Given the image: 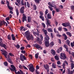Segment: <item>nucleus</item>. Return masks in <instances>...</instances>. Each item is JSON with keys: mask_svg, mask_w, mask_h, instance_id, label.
Listing matches in <instances>:
<instances>
[{"mask_svg": "<svg viewBox=\"0 0 74 74\" xmlns=\"http://www.w3.org/2000/svg\"><path fill=\"white\" fill-rule=\"evenodd\" d=\"M48 4L50 6H48L49 8L50 9L51 11H52L53 9V8L52 7H54V8L56 9V11L57 12H60V10L59 9L56 8V6L55 5V4H53V5H52V3H51V2H49L48 3Z\"/></svg>", "mask_w": 74, "mask_h": 74, "instance_id": "f257e3e1", "label": "nucleus"}, {"mask_svg": "<svg viewBox=\"0 0 74 74\" xmlns=\"http://www.w3.org/2000/svg\"><path fill=\"white\" fill-rule=\"evenodd\" d=\"M25 34L26 38H27V40L29 41L31 40H34V37H33V35L31 34L30 36V34L28 32L26 31L25 33Z\"/></svg>", "mask_w": 74, "mask_h": 74, "instance_id": "f03ea898", "label": "nucleus"}, {"mask_svg": "<svg viewBox=\"0 0 74 74\" xmlns=\"http://www.w3.org/2000/svg\"><path fill=\"white\" fill-rule=\"evenodd\" d=\"M11 68H10L9 69H10L11 71H15V73L16 74H22L19 71H18L17 72H16V68L15 67V66L13 65H11Z\"/></svg>", "mask_w": 74, "mask_h": 74, "instance_id": "7ed1b4c3", "label": "nucleus"}, {"mask_svg": "<svg viewBox=\"0 0 74 74\" xmlns=\"http://www.w3.org/2000/svg\"><path fill=\"white\" fill-rule=\"evenodd\" d=\"M62 25L66 27L69 26V29H71V25H70V22H68L66 23H62Z\"/></svg>", "mask_w": 74, "mask_h": 74, "instance_id": "20e7f679", "label": "nucleus"}, {"mask_svg": "<svg viewBox=\"0 0 74 74\" xmlns=\"http://www.w3.org/2000/svg\"><path fill=\"white\" fill-rule=\"evenodd\" d=\"M39 14H40V16H39L40 19H42V21H44L45 20L44 19V17L43 16V15H44L43 12L41 11H40L39 13Z\"/></svg>", "mask_w": 74, "mask_h": 74, "instance_id": "39448f33", "label": "nucleus"}, {"mask_svg": "<svg viewBox=\"0 0 74 74\" xmlns=\"http://www.w3.org/2000/svg\"><path fill=\"white\" fill-rule=\"evenodd\" d=\"M60 56L61 57V59H64V60L67 58L66 55V54L64 53H61Z\"/></svg>", "mask_w": 74, "mask_h": 74, "instance_id": "423d86ee", "label": "nucleus"}, {"mask_svg": "<svg viewBox=\"0 0 74 74\" xmlns=\"http://www.w3.org/2000/svg\"><path fill=\"white\" fill-rule=\"evenodd\" d=\"M34 46L36 48H37V49H40L41 50L42 49V47L41 46L37 44V43H36L34 45Z\"/></svg>", "mask_w": 74, "mask_h": 74, "instance_id": "0eeeda50", "label": "nucleus"}, {"mask_svg": "<svg viewBox=\"0 0 74 74\" xmlns=\"http://www.w3.org/2000/svg\"><path fill=\"white\" fill-rule=\"evenodd\" d=\"M20 59L21 60V61H24V60H26V58L25 55L23 56V54H21L20 55Z\"/></svg>", "mask_w": 74, "mask_h": 74, "instance_id": "6e6552de", "label": "nucleus"}, {"mask_svg": "<svg viewBox=\"0 0 74 74\" xmlns=\"http://www.w3.org/2000/svg\"><path fill=\"white\" fill-rule=\"evenodd\" d=\"M23 17L22 18L23 22H24L25 21L26 22L27 21V17H26V16L24 14H23Z\"/></svg>", "mask_w": 74, "mask_h": 74, "instance_id": "1a4fd4ad", "label": "nucleus"}, {"mask_svg": "<svg viewBox=\"0 0 74 74\" xmlns=\"http://www.w3.org/2000/svg\"><path fill=\"white\" fill-rule=\"evenodd\" d=\"M46 19L47 20V27H49V26H52V25H51V22L49 20L47 19V18H46Z\"/></svg>", "mask_w": 74, "mask_h": 74, "instance_id": "9d476101", "label": "nucleus"}, {"mask_svg": "<svg viewBox=\"0 0 74 74\" xmlns=\"http://www.w3.org/2000/svg\"><path fill=\"white\" fill-rule=\"evenodd\" d=\"M29 70L31 72L33 73V72H34V71H35V69H34V68L33 66H31L29 67Z\"/></svg>", "mask_w": 74, "mask_h": 74, "instance_id": "9b49d317", "label": "nucleus"}, {"mask_svg": "<svg viewBox=\"0 0 74 74\" xmlns=\"http://www.w3.org/2000/svg\"><path fill=\"white\" fill-rule=\"evenodd\" d=\"M36 41H37V42H38L39 44H40V45L42 44V42H41V41L40 39V38L38 37H37Z\"/></svg>", "mask_w": 74, "mask_h": 74, "instance_id": "f8f14e48", "label": "nucleus"}, {"mask_svg": "<svg viewBox=\"0 0 74 74\" xmlns=\"http://www.w3.org/2000/svg\"><path fill=\"white\" fill-rule=\"evenodd\" d=\"M45 41H49L50 39L49 37L47 35H45Z\"/></svg>", "mask_w": 74, "mask_h": 74, "instance_id": "ddd939ff", "label": "nucleus"}, {"mask_svg": "<svg viewBox=\"0 0 74 74\" xmlns=\"http://www.w3.org/2000/svg\"><path fill=\"white\" fill-rule=\"evenodd\" d=\"M45 45L46 47H49L50 45L49 42V41H46L45 42Z\"/></svg>", "mask_w": 74, "mask_h": 74, "instance_id": "4468645a", "label": "nucleus"}, {"mask_svg": "<svg viewBox=\"0 0 74 74\" xmlns=\"http://www.w3.org/2000/svg\"><path fill=\"white\" fill-rule=\"evenodd\" d=\"M47 17L48 19H51L52 18V15L50 13H49L47 15Z\"/></svg>", "mask_w": 74, "mask_h": 74, "instance_id": "2eb2a0df", "label": "nucleus"}, {"mask_svg": "<svg viewBox=\"0 0 74 74\" xmlns=\"http://www.w3.org/2000/svg\"><path fill=\"white\" fill-rule=\"evenodd\" d=\"M63 46L64 48L66 49V51H67V52H69V48H68V46H67V45H66L64 44Z\"/></svg>", "mask_w": 74, "mask_h": 74, "instance_id": "dca6fc26", "label": "nucleus"}, {"mask_svg": "<svg viewBox=\"0 0 74 74\" xmlns=\"http://www.w3.org/2000/svg\"><path fill=\"white\" fill-rule=\"evenodd\" d=\"M48 12H49V11L48 10V9L46 10V11H45V15H44L46 19L47 18V14H48Z\"/></svg>", "mask_w": 74, "mask_h": 74, "instance_id": "f3484780", "label": "nucleus"}, {"mask_svg": "<svg viewBox=\"0 0 74 74\" xmlns=\"http://www.w3.org/2000/svg\"><path fill=\"white\" fill-rule=\"evenodd\" d=\"M42 31H43V32L45 33V36L46 35H47V34L48 32H47V31L44 28L42 29Z\"/></svg>", "mask_w": 74, "mask_h": 74, "instance_id": "a211bd4d", "label": "nucleus"}, {"mask_svg": "<svg viewBox=\"0 0 74 74\" xmlns=\"http://www.w3.org/2000/svg\"><path fill=\"white\" fill-rule=\"evenodd\" d=\"M44 67L45 69H49V65L48 64H46L44 65Z\"/></svg>", "mask_w": 74, "mask_h": 74, "instance_id": "6ab92c4d", "label": "nucleus"}, {"mask_svg": "<svg viewBox=\"0 0 74 74\" xmlns=\"http://www.w3.org/2000/svg\"><path fill=\"white\" fill-rule=\"evenodd\" d=\"M67 71L69 74H73L74 72H73V71H70V70L69 69H67Z\"/></svg>", "mask_w": 74, "mask_h": 74, "instance_id": "aec40b11", "label": "nucleus"}, {"mask_svg": "<svg viewBox=\"0 0 74 74\" xmlns=\"http://www.w3.org/2000/svg\"><path fill=\"white\" fill-rule=\"evenodd\" d=\"M51 54H53V55H56V53L55 52V51L53 49H51Z\"/></svg>", "mask_w": 74, "mask_h": 74, "instance_id": "412c9836", "label": "nucleus"}, {"mask_svg": "<svg viewBox=\"0 0 74 74\" xmlns=\"http://www.w3.org/2000/svg\"><path fill=\"white\" fill-rule=\"evenodd\" d=\"M54 45H55V44L53 41L51 42L50 43V47L52 48V47H53Z\"/></svg>", "mask_w": 74, "mask_h": 74, "instance_id": "4be33fe9", "label": "nucleus"}, {"mask_svg": "<svg viewBox=\"0 0 74 74\" xmlns=\"http://www.w3.org/2000/svg\"><path fill=\"white\" fill-rule=\"evenodd\" d=\"M5 22L4 21H1L0 22V26H3V25H5Z\"/></svg>", "mask_w": 74, "mask_h": 74, "instance_id": "5701e85b", "label": "nucleus"}, {"mask_svg": "<svg viewBox=\"0 0 74 74\" xmlns=\"http://www.w3.org/2000/svg\"><path fill=\"white\" fill-rule=\"evenodd\" d=\"M52 66L53 69H56V65L53 63H52Z\"/></svg>", "mask_w": 74, "mask_h": 74, "instance_id": "b1692460", "label": "nucleus"}, {"mask_svg": "<svg viewBox=\"0 0 74 74\" xmlns=\"http://www.w3.org/2000/svg\"><path fill=\"white\" fill-rule=\"evenodd\" d=\"M11 36L12 40L15 41V35H14V34H12L11 35Z\"/></svg>", "mask_w": 74, "mask_h": 74, "instance_id": "393cba45", "label": "nucleus"}, {"mask_svg": "<svg viewBox=\"0 0 74 74\" xmlns=\"http://www.w3.org/2000/svg\"><path fill=\"white\" fill-rule=\"evenodd\" d=\"M62 36L64 37H65L64 40H66L67 39L68 37L65 34H62Z\"/></svg>", "mask_w": 74, "mask_h": 74, "instance_id": "a878e982", "label": "nucleus"}, {"mask_svg": "<svg viewBox=\"0 0 74 74\" xmlns=\"http://www.w3.org/2000/svg\"><path fill=\"white\" fill-rule=\"evenodd\" d=\"M47 31L49 32H53V29L52 28H50L47 29Z\"/></svg>", "mask_w": 74, "mask_h": 74, "instance_id": "bb28decb", "label": "nucleus"}, {"mask_svg": "<svg viewBox=\"0 0 74 74\" xmlns=\"http://www.w3.org/2000/svg\"><path fill=\"white\" fill-rule=\"evenodd\" d=\"M65 42L67 45H68L69 46L70 45V41H69V39H67L66 41Z\"/></svg>", "mask_w": 74, "mask_h": 74, "instance_id": "cd10ccee", "label": "nucleus"}, {"mask_svg": "<svg viewBox=\"0 0 74 74\" xmlns=\"http://www.w3.org/2000/svg\"><path fill=\"white\" fill-rule=\"evenodd\" d=\"M1 47H3L5 49H6L7 48V45L5 44H3L1 46Z\"/></svg>", "mask_w": 74, "mask_h": 74, "instance_id": "c85d7f7f", "label": "nucleus"}, {"mask_svg": "<svg viewBox=\"0 0 74 74\" xmlns=\"http://www.w3.org/2000/svg\"><path fill=\"white\" fill-rule=\"evenodd\" d=\"M16 14L17 16H19V10H18V8H17L16 10Z\"/></svg>", "mask_w": 74, "mask_h": 74, "instance_id": "c756f323", "label": "nucleus"}, {"mask_svg": "<svg viewBox=\"0 0 74 74\" xmlns=\"http://www.w3.org/2000/svg\"><path fill=\"white\" fill-rule=\"evenodd\" d=\"M54 33H58V34H59V31L57 30L56 29V28H54Z\"/></svg>", "mask_w": 74, "mask_h": 74, "instance_id": "7c9ffc66", "label": "nucleus"}, {"mask_svg": "<svg viewBox=\"0 0 74 74\" xmlns=\"http://www.w3.org/2000/svg\"><path fill=\"white\" fill-rule=\"evenodd\" d=\"M2 54L5 57V58L6 59H7V54H8V53H2Z\"/></svg>", "mask_w": 74, "mask_h": 74, "instance_id": "2f4dec72", "label": "nucleus"}, {"mask_svg": "<svg viewBox=\"0 0 74 74\" xmlns=\"http://www.w3.org/2000/svg\"><path fill=\"white\" fill-rule=\"evenodd\" d=\"M54 58L56 60H59V57L57 56H55Z\"/></svg>", "mask_w": 74, "mask_h": 74, "instance_id": "473e14b6", "label": "nucleus"}, {"mask_svg": "<svg viewBox=\"0 0 74 74\" xmlns=\"http://www.w3.org/2000/svg\"><path fill=\"white\" fill-rule=\"evenodd\" d=\"M71 69L73 70L74 69V64L73 63H71Z\"/></svg>", "mask_w": 74, "mask_h": 74, "instance_id": "72a5a7b5", "label": "nucleus"}, {"mask_svg": "<svg viewBox=\"0 0 74 74\" xmlns=\"http://www.w3.org/2000/svg\"><path fill=\"white\" fill-rule=\"evenodd\" d=\"M7 38L9 40H11V36L10 35H8L7 37Z\"/></svg>", "mask_w": 74, "mask_h": 74, "instance_id": "f704fd0d", "label": "nucleus"}, {"mask_svg": "<svg viewBox=\"0 0 74 74\" xmlns=\"http://www.w3.org/2000/svg\"><path fill=\"white\" fill-rule=\"evenodd\" d=\"M33 8L34 10H37V6L36 5H33Z\"/></svg>", "mask_w": 74, "mask_h": 74, "instance_id": "c9c22d12", "label": "nucleus"}, {"mask_svg": "<svg viewBox=\"0 0 74 74\" xmlns=\"http://www.w3.org/2000/svg\"><path fill=\"white\" fill-rule=\"evenodd\" d=\"M66 34H67L68 35H69V36H70V37H71V33L69 32H66Z\"/></svg>", "mask_w": 74, "mask_h": 74, "instance_id": "e433bc0d", "label": "nucleus"}, {"mask_svg": "<svg viewBox=\"0 0 74 74\" xmlns=\"http://www.w3.org/2000/svg\"><path fill=\"white\" fill-rule=\"evenodd\" d=\"M58 29V31H60V32H61L62 29V27H59Z\"/></svg>", "mask_w": 74, "mask_h": 74, "instance_id": "4c0bfd02", "label": "nucleus"}, {"mask_svg": "<svg viewBox=\"0 0 74 74\" xmlns=\"http://www.w3.org/2000/svg\"><path fill=\"white\" fill-rule=\"evenodd\" d=\"M14 46L17 49H19L20 48V45L18 44L16 45H15Z\"/></svg>", "mask_w": 74, "mask_h": 74, "instance_id": "58836bf2", "label": "nucleus"}, {"mask_svg": "<svg viewBox=\"0 0 74 74\" xmlns=\"http://www.w3.org/2000/svg\"><path fill=\"white\" fill-rule=\"evenodd\" d=\"M38 53H37L35 54V58L36 59H38Z\"/></svg>", "mask_w": 74, "mask_h": 74, "instance_id": "ea45409f", "label": "nucleus"}, {"mask_svg": "<svg viewBox=\"0 0 74 74\" xmlns=\"http://www.w3.org/2000/svg\"><path fill=\"white\" fill-rule=\"evenodd\" d=\"M27 7L28 8H30V3H29L28 2H27Z\"/></svg>", "mask_w": 74, "mask_h": 74, "instance_id": "a19ab883", "label": "nucleus"}, {"mask_svg": "<svg viewBox=\"0 0 74 74\" xmlns=\"http://www.w3.org/2000/svg\"><path fill=\"white\" fill-rule=\"evenodd\" d=\"M51 37L52 38H53L54 37V35L53 34V33H50Z\"/></svg>", "mask_w": 74, "mask_h": 74, "instance_id": "79ce46f5", "label": "nucleus"}, {"mask_svg": "<svg viewBox=\"0 0 74 74\" xmlns=\"http://www.w3.org/2000/svg\"><path fill=\"white\" fill-rule=\"evenodd\" d=\"M31 20V18H30V17L28 16H27V21H28V22H30Z\"/></svg>", "mask_w": 74, "mask_h": 74, "instance_id": "37998d69", "label": "nucleus"}, {"mask_svg": "<svg viewBox=\"0 0 74 74\" xmlns=\"http://www.w3.org/2000/svg\"><path fill=\"white\" fill-rule=\"evenodd\" d=\"M41 24H42V25L43 26V28H45V27H46L45 24H44V23H41Z\"/></svg>", "mask_w": 74, "mask_h": 74, "instance_id": "c03bdc74", "label": "nucleus"}, {"mask_svg": "<svg viewBox=\"0 0 74 74\" xmlns=\"http://www.w3.org/2000/svg\"><path fill=\"white\" fill-rule=\"evenodd\" d=\"M4 64L5 66H8V63L7 62H4Z\"/></svg>", "mask_w": 74, "mask_h": 74, "instance_id": "a18cd8bd", "label": "nucleus"}, {"mask_svg": "<svg viewBox=\"0 0 74 74\" xmlns=\"http://www.w3.org/2000/svg\"><path fill=\"white\" fill-rule=\"evenodd\" d=\"M51 60L52 62H55V60L53 58H51Z\"/></svg>", "mask_w": 74, "mask_h": 74, "instance_id": "49530a36", "label": "nucleus"}, {"mask_svg": "<svg viewBox=\"0 0 74 74\" xmlns=\"http://www.w3.org/2000/svg\"><path fill=\"white\" fill-rule=\"evenodd\" d=\"M26 26L27 27H28V28H31V26L29 25V24H27L26 25Z\"/></svg>", "mask_w": 74, "mask_h": 74, "instance_id": "de8ad7c7", "label": "nucleus"}, {"mask_svg": "<svg viewBox=\"0 0 74 74\" xmlns=\"http://www.w3.org/2000/svg\"><path fill=\"white\" fill-rule=\"evenodd\" d=\"M71 47H74V41H73V42H71Z\"/></svg>", "mask_w": 74, "mask_h": 74, "instance_id": "09e8293b", "label": "nucleus"}, {"mask_svg": "<svg viewBox=\"0 0 74 74\" xmlns=\"http://www.w3.org/2000/svg\"><path fill=\"white\" fill-rule=\"evenodd\" d=\"M34 1H35V2L36 3H37V4H39V0H34Z\"/></svg>", "mask_w": 74, "mask_h": 74, "instance_id": "8fccbe9b", "label": "nucleus"}, {"mask_svg": "<svg viewBox=\"0 0 74 74\" xmlns=\"http://www.w3.org/2000/svg\"><path fill=\"white\" fill-rule=\"evenodd\" d=\"M8 8L9 9V10H12V7L10 6L9 5L8 6Z\"/></svg>", "mask_w": 74, "mask_h": 74, "instance_id": "3c124183", "label": "nucleus"}, {"mask_svg": "<svg viewBox=\"0 0 74 74\" xmlns=\"http://www.w3.org/2000/svg\"><path fill=\"white\" fill-rule=\"evenodd\" d=\"M8 62L10 63V64H13V62L11 61V60H8Z\"/></svg>", "mask_w": 74, "mask_h": 74, "instance_id": "603ef678", "label": "nucleus"}, {"mask_svg": "<svg viewBox=\"0 0 74 74\" xmlns=\"http://www.w3.org/2000/svg\"><path fill=\"white\" fill-rule=\"evenodd\" d=\"M19 67L20 69H23V66H22L21 65H20L19 66Z\"/></svg>", "mask_w": 74, "mask_h": 74, "instance_id": "864d4df0", "label": "nucleus"}, {"mask_svg": "<svg viewBox=\"0 0 74 74\" xmlns=\"http://www.w3.org/2000/svg\"><path fill=\"white\" fill-rule=\"evenodd\" d=\"M40 38H41L40 40L42 42V40H43V37L42 35H41V36H40Z\"/></svg>", "mask_w": 74, "mask_h": 74, "instance_id": "5fc2aeb1", "label": "nucleus"}, {"mask_svg": "<svg viewBox=\"0 0 74 74\" xmlns=\"http://www.w3.org/2000/svg\"><path fill=\"white\" fill-rule=\"evenodd\" d=\"M23 67L25 69V70H28V69H27L25 65H23Z\"/></svg>", "mask_w": 74, "mask_h": 74, "instance_id": "6e6d98bb", "label": "nucleus"}, {"mask_svg": "<svg viewBox=\"0 0 74 74\" xmlns=\"http://www.w3.org/2000/svg\"><path fill=\"white\" fill-rule=\"evenodd\" d=\"M29 58H30L31 59H33V56H32V55H29Z\"/></svg>", "mask_w": 74, "mask_h": 74, "instance_id": "4d7b16f0", "label": "nucleus"}, {"mask_svg": "<svg viewBox=\"0 0 74 74\" xmlns=\"http://www.w3.org/2000/svg\"><path fill=\"white\" fill-rule=\"evenodd\" d=\"M71 7V10L73 11H74V6H72Z\"/></svg>", "mask_w": 74, "mask_h": 74, "instance_id": "13d9d810", "label": "nucleus"}, {"mask_svg": "<svg viewBox=\"0 0 74 74\" xmlns=\"http://www.w3.org/2000/svg\"><path fill=\"white\" fill-rule=\"evenodd\" d=\"M36 74H39L40 72L38 71H37V70L36 69Z\"/></svg>", "mask_w": 74, "mask_h": 74, "instance_id": "bf43d9fd", "label": "nucleus"}, {"mask_svg": "<svg viewBox=\"0 0 74 74\" xmlns=\"http://www.w3.org/2000/svg\"><path fill=\"white\" fill-rule=\"evenodd\" d=\"M21 52L22 53L25 54V53H26V51H25V50H22L21 51Z\"/></svg>", "mask_w": 74, "mask_h": 74, "instance_id": "052dcab7", "label": "nucleus"}, {"mask_svg": "<svg viewBox=\"0 0 74 74\" xmlns=\"http://www.w3.org/2000/svg\"><path fill=\"white\" fill-rule=\"evenodd\" d=\"M52 14H53V16H54V14H55V11L54 10H53L52 11Z\"/></svg>", "mask_w": 74, "mask_h": 74, "instance_id": "680f3d73", "label": "nucleus"}, {"mask_svg": "<svg viewBox=\"0 0 74 74\" xmlns=\"http://www.w3.org/2000/svg\"><path fill=\"white\" fill-rule=\"evenodd\" d=\"M36 68L37 70L40 69V66L38 65H36Z\"/></svg>", "mask_w": 74, "mask_h": 74, "instance_id": "e2e57ef3", "label": "nucleus"}, {"mask_svg": "<svg viewBox=\"0 0 74 74\" xmlns=\"http://www.w3.org/2000/svg\"><path fill=\"white\" fill-rule=\"evenodd\" d=\"M9 54L11 56H14V55L11 53H9Z\"/></svg>", "mask_w": 74, "mask_h": 74, "instance_id": "0e129e2a", "label": "nucleus"}, {"mask_svg": "<svg viewBox=\"0 0 74 74\" xmlns=\"http://www.w3.org/2000/svg\"><path fill=\"white\" fill-rule=\"evenodd\" d=\"M20 12L21 14H23L24 13V10H20Z\"/></svg>", "mask_w": 74, "mask_h": 74, "instance_id": "69168bd1", "label": "nucleus"}, {"mask_svg": "<svg viewBox=\"0 0 74 74\" xmlns=\"http://www.w3.org/2000/svg\"><path fill=\"white\" fill-rule=\"evenodd\" d=\"M25 10V7L24 6H23L20 9V10Z\"/></svg>", "mask_w": 74, "mask_h": 74, "instance_id": "338daca9", "label": "nucleus"}, {"mask_svg": "<svg viewBox=\"0 0 74 74\" xmlns=\"http://www.w3.org/2000/svg\"><path fill=\"white\" fill-rule=\"evenodd\" d=\"M21 50H24L25 49V47L23 46L20 48Z\"/></svg>", "mask_w": 74, "mask_h": 74, "instance_id": "774afa93", "label": "nucleus"}]
</instances>
